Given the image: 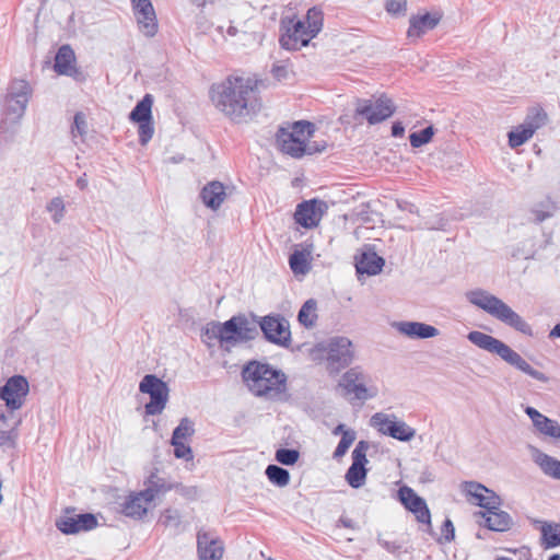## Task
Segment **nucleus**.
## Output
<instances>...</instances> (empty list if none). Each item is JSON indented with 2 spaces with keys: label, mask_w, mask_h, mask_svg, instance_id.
Listing matches in <instances>:
<instances>
[{
  "label": "nucleus",
  "mask_w": 560,
  "mask_h": 560,
  "mask_svg": "<svg viewBox=\"0 0 560 560\" xmlns=\"http://www.w3.org/2000/svg\"><path fill=\"white\" fill-rule=\"evenodd\" d=\"M213 106L235 124L247 122L261 108L257 82L250 78L230 75L211 85Z\"/></svg>",
  "instance_id": "nucleus-1"
},
{
  "label": "nucleus",
  "mask_w": 560,
  "mask_h": 560,
  "mask_svg": "<svg viewBox=\"0 0 560 560\" xmlns=\"http://www.w3.org/2000/svg\"><path fill=\"white\" fill-rule=\"evenodd\" d=\"M256 335V324L243 314L232 316L223 324L210 322L202 328L201 334L203 342L209 347L218 341L225 350H230L237 343L253 340Z\"/></svg>",
  "instance_id": "nucleus-2"
},
{
  "label": "nucleus",
  "mask_w": 560,
  "mask_h": 560,
  "mask_svg": "<svg viewBox=\"0 0 560 560\" xmlns=\"http://www.w3.org/2000/svg\"><path fill=\"white\" fill-rule=\"evenodd\" d=\"M242 377L257 397L276 400L287 392V375L267 363L248 362L243 368Z\"/></svg>",
  "instance_id": "nucleus-3"
},
{
  "label": "nucleus",
  "mask_w": 560,
  "mask_h": 560,
  "mask_svg": "<svg viewBox=\"0 0 560 560\" xmlns=\"http://www.w3.org/2000/svg\"><path fill=\"white\" fill-rule=\"evenodd\" d=\"M466 299L475 306L481 308L493 318L502 322L503 324L512 327L513 329L532 336V327L506 303L498 296L489 293L482 289H476L466 293Z\"/></svg>",
  "instance_id": "nucleus-4"
},
{
  "label": "nucleus",
  "mask_w": 560,
  "mask_h": 560,
  "mask_svg": "<svg viewBox=\"0 0 560 560\" xmlns=\"http://www.w3.org/2000/svg\"><path fill=\"white\" fill-rule=\"evenodd\" d=\"M322 16L315 9L307 11L306 20L287 19L281 21L283 33L279 38L282 48L299 50L307 46L322 30Z\"/></svg>",
  "instance_id": "nucleus-5"
},
{
  "label": "nucleus",
  "mask_w": 560,
  "mask_h": 560,
  "mask_svg": "<svg viewBox=\"0 0 560 560\" xmlns=\"http://www.w3.org/2000/svg\"><path fill=\"white\" fill-rule=\"evenodd\" d=\"M467 339L478 348L499 355L503 361L530 377L540 382L548 381L542 372L533 369L528 362L503 341L478 330L468 332Z\"/></svg>",
  "instance_id": "nucleus-6"
},
{
  "label": "nucleus",
  "mask_w": 560,
  "mask_h": 560,
  "mask_svg": "<svg viewBox=\"0 0 560 560\" xmlns=\"http://www.w3.org/2000/svg\"><path fill=\"white\" fill-rule=\"evenodd\" d=\"M318 348L325 353L326 370L330 375H336L349 366L355 357L354 346L347 337H332Z\"/></svg>",
  "instance_id": "nucleus-7"
},
{
  "label": "nucleus",
  "mask_w": 560,
  "mask_h": 560,
  "mask_svg": "<svg viewBox=\"0 0 560 560\" xmlns=\"http://www.w3.org/2000/svg\"><path fill=\"white\" fill-rule=\"evenodd\" d=\"M395 110L393 100L384 94L373 98H357L353 118L360 124L366 120L370 125H376L389 118Z\"/></svg>",
  "instance_id": "nucleus-8"
},
{
  "label": "nucleus",
  "mask_w": 560,
  "mask_h": 560,
  "mask_svg": "<svg viewBox=\"0 0 560 560\" xmlns=\"http://www.w3.org/2000/svg\"><path fill=\"white\" fill-rule=\"evenodd\" d=\"M139 390L150 396V401L144 406L147 416L161 415L170 398V387L154 374H147L139 384Z\"/></svg>",
  "instance_id": "nucleus-9"
},
{
  "label": "nucleus",
  "mask_w": 560,
  "mask_h": 560,
  "mask_svg": "<svg viewBox=\"0 0 560 560\" xmlns=\"http://www.w3.org/2000/svg\"><path fill=\"white\" fill-rule=\"evenodd\" d=\"M370 422L380 433L401 442H408L416 435V430L409 427L405 421L397 420L395 415L376 412L372 416Z\"/></svg>",
  "instance_id": "nucleus-10"
},
{
  "label": "nucleus",
  "mask_w": 560,
  "mask_h": 560,
  "mask_svg": "<svg viewBox=\"0 0 560 560\" xmlns=\"http://www.w3.org/2000/svg\"><path fill=\"white\" fill-rule=\"evenodd\" d=\"M338 387L342 389L345 396L353 395L358 400H368L377 394L375 387L366 386V376L359 368L349 369L341 376Z\"/></svg>",
  "instance_id": "nucleus-11"
},
{
  "label": "nucleus",
  "mask_w": 560,
  "mask_h": 560,
  "mask_svg": "<svg viewBox=\"0 0 560 560\" xmlns=\"http://www.w3.org/2000/svg\"><path fill=\"white\" fill-rule=\"evenodd\" d=\"M28 392L30 385L26 377L13 375L0 387V399L4 401V406L9 409H21L25 404Z\"/></svg>",
  "instance_id": "nucleus-12"
},
{
  "label": "nucleus",
  "mask_w": 560,
  "mask_h": 560,
  "mask_svg": "<svg viewBox=\"0 0 560 560\" xmlns=\"http://www.w3.org/2000/svg\"><path fill=\"white\" fill-rule=\"evenodd\" d=\"M265 338L278 346L288 348L291 343V331L288 320L282 316H265L259 322Z\"/></svg>",
  "instance_id": "nucleus-13"
},
{
  "label": "nucleus",
  "mask_w": 560,
  "mask_h": 560,
  "mask_svg": "<svg viewBox=\"0 0 560 560\" xmlns=\"http://www.w3.org/2000/svg\"><path fill=\"white\" fill-rule=\"evenodd\" d=\"M276 142L281 152L294 159H300L304 154L322 152L325 149V144L318 147L302 142L300 138H294L292 133H289V129L284 127L277 131Z\"/></svg>",
  "instance_id": "nucleus-14"
},
{
  "label": "nucleus",
  "mask_w": 560,
  "mask_h": 560,
  "mask_svg": "<svg viewBox=\"0 0 560 560\" xmlns=\"http://www.w3.org/2000/svg\"><path fill=\"white\" fill-rule=\"evenodd\" d=\"M369 444L365 441H360L352 452V464L346 472V481L354 489L361 488L366 479L368 470L365 468L366 451Z\"/></svg>",
  "instance_id": "nucleus-15"
},
{
  "label": "nucleus",
  "mask_w": 560,
  "mask_h": 560,
  "mask_svg": "<svg viewBox=\"0 0 560 560\" xmlns=\"http://www.w3.org/2000/svg\"><path fill=\"white\" fill-rule=\"evenodd\" d=\"M327 210L328 206L324 200H306L298 205L294 219L303 228H316Z\"/></svg>",
  "instance_id": "nucleus-16"
},
{
  "label": "nucleus",
  "mask_w": 560,
  "mask_h": 560,
  "mask_svg": "<svg viewBox=\"0 0 560 560\" xmlns=\"http://www.w3.org/2000/svg\"><path fill=\"white\" fill-rule=\"evenodd\" d=\"M96 526L97 520L93 514H70L69 510L56 521V527L67 535L91 530Z\"/></svg>",
  "instance_id": "nucleus-17"
},
{
  "label": "nucleus",
  "mask_w": 560,
  "mask_h": 560,
  "mask_svg": "<svg viewBox=\"0 0 560 560\" xmlns=\"http://www.w3.org/2000/svg\"><path fill=\"white\" fill-rule=\"evenodd\" d=\"M135 16L140 31L148 37L158 32V21L154 8L150 0H131Z\"/></svg>",
  "instance_id": "nucleus-18"
},
{
  "label": "nucleus",
  "mask_w": 560,
  "mask_h": 560,
  "mask_svg": "<svg viewBox=\"0 0 560 560\" xmlns=\"http://www.w3.org/2000/svg\"><path fill=\"white\" fill-rule=\"evenodd\" d=\"M398 497L402 505L415 514L418 522L431 525V514L425 501L411 488L401 487L398 490Z\"/></svg>",
  "instance_id": "nucleus-19"
},
{
  "label": "nucleus",
  "mask_w": 560,
  "mask_h": 560,
  "mask_svg": "<svg viewBox=\"0 0 560 560\" xmlns=\"http://www.w3.org/2000/svg\"><path fill=\"white\" fill-rule=\"evenodd\" d=\"M463 490L467 495L476 499V504L483 508L485 512L498 510L501 505L500 497L492 490L476 481H465Z\"/></svg>",
  "instance_id": "nucleus-20"
},
{
  "label": "nucleus",
  "mask_w": 560,
  "mask_h": 560,
  "mask_svg": "<svg viewBox=\"0 0 560 560\" xmlns=\"http://www.w3.org/2000/svg\"><path fill=\"white\" fill-rule=\"evenodd\" d=\"M197 551L200 560H221L224 551L223 542L211 533L199 532Z\"/></svg>",
  "instance_id": "nucleus-21"
},
{
  "label": "nucleus",
  "mask_w": 560,
  "mask_h": 560,
  "mask_svg": "<svg viewBox=\"0 0 560 560\" xmlns=\"http://www.w3.org/2000/svg\"><path fill=\"white\" fill-rule=\"evenodd\" d=\"M530 525L540 532V546L552 549L560 546V523L529 518Z\"/></svg>",
  "instance_id": "nucleus-22"
},
{
  "label": "nucleus",
  "mask_w": 560,
  "mask_h": 560,
  "mask_svg": "<svg viewBox=\"0 0 560 560\" xmlns=\"http://www.w3.org/2000/svg\"><path fill=\"white\" fill-rule=\"evenodd\" d=\"M393 327L401 335L411 339H429L439 336L440 331L432 325L420 322H395Z\"/></svg>",
  "instance_id": "nucleus-23"
},
{
  "label": "nucleus",
  "mask_w": 560,
  "mask_h": 560,
  "mask_svg": "<svg viewBox=\"0 0 560 560\" xmlns=\"http://www.w3.org/2000/svg\"><path fill=\"white\" fill-rule=\"evenodd\" d=\"M151 500L141 490L138 492H131L121 505V512L127 517L133 520H141L147 513Z\"/></svg>",
  "instance_id": "nucleus-24"
},
{
  "label": "nucleus",
  "mask_w": 560,
  "mask_h": 560,
  "mask_svg": "<svg viewBox=\"0 0 560 560\" xmlns=\"http://www.w3.org/2000/svg\"><path fill=\"white\" fill-rule=\"evenodd\" d=\"M440 15L424 13L422 15H412L409 20L407 36L409 38H419L430 30H433L440 22Z\"/></svg>",
  "instance_id": "nucleus-25"
},
{
  "label": "nucleus",
  "mask_w": 560,
  "mask_h": 560,
  "mask_svg": "<svg viewBox=\"0 0 560 560\" xmlns=\"http://www.w3.org/2000/svg\"><path fill=\"white\" fill-rule=\"evenodd\" d=\"M477 515L485 518V526L493 532H506L513 525L511 515L505 511H501L500 508L490 512L480 511Z\"/></svg>",
  "instance_id": "nucleus-26"
},
{
  "label": "nucleus",
  "mask_w": 560,
  "mask_h": 560,
  "mask_svg": "<svg viewBox=\"0 0 560 560\" xmlns=\"http://www.w3.org/2000/svg\"><path fill=\"white\" fill-rule=\"evenodd\" d=\"M225 197V187L218 180L208 183L200 191L202 202L212 210L219 209Z\"/></svg>",
  "instance_id": "nucleus-27"
},
{
  "label": "nucleus",
  "mask_w": 560,
  "mask_h": 560,
  "mask_svg": "<svg viewBox=\"0 0 560 560\" xmlns=\"http://www.w3.org/2000/svg\"><path fill=\"white\" fill-rule=\"evenodd\" d=\"M385 260L371 249L361 253L357 260L355 268L358 273L375 276L382 271Z\"/></svg>",
  "instance_id": "nucleus-28"
},
{
  "label": "nucleus",
  "mask_w": 560,
  "mask_h": 560,
  "mask_svg": "<svg viewBox=\"0 0 560 560\" xmlns=\"http://www.w3.org/2000/svg\"><path fill=\"white\" fill-rule=\"evenodd\" d=\"M525 412L539 433L550 438L559 435V423L556 420L546 417L534 407H526Z\"/></svg>",
  "instance_id": "nucleus-29"
},
{
  "label": "nucleus",
  "mask_w": 560,
  "mask_h": 560,
  "mask_svg": "<svg viewBox=\"0 0 560 560\" xmlns=\"http://www.w3.org/2000/svg\"><path fill=\"white\" fill-rule=\"evenodd\" d=\"M159 524L170 529L174 535L182 534L187 527L180 512L173 508H167L161 513Z\"/></svg>",
  "instance_id": "nucleus-30"
},
{
  "label": "nucleus",
  "mask_w": 560,
  "mask_h": 560,
  "mask_svg": "<svg viewBox=\"0 0 560 560\" xmlns=\"http://www.w3.org/2000/svg\"><path fill=\"white\" fill-rule=\"evenodd\" d=\"M75 61L74 50L70 45L65 44L60 46L55 56L54 70L61 75L70 73L69 71L75 66Z\"/></svg>",
  "instance_id": "nucleus-31"
},
{
  "label": "nucleus",
  "mask_w": 560,
  "mask_h": 560,
  "mask_svg": "<svg viewBox=\"0 0 560 560\" xmlns=\"http://www.w3.org/2000/svg\"><path fill=\"white\" fill-rule=\"evenodd\" d=\"M145 489L142 490L151 502L159 494L166 493L174 489V483L167 482L164 478L159 477L156 472H152L144 482Z\"/></svg>",
  "instance_id": "nucleus-32"
},
{
  "label": "nucleus",
  "mask_w": 560,
  "mask_h": 560,
  "mask_svg": "<svg viewBox=\"0 0 560 560\" xmlns=\"http://www.w3.org/2000/svg\"><path fill=\"white\" fill-rule=\"evenodd\" d=\"M534 462L541 471L553 479L560 480V460L540 451H536Z\"/></svg>",
  "instance_id": "nucleus-33"
},
{
  "label": "nucleus",
  "mask_w": 560,
  "mask_h": 560,
  "mask_svg": "<svg viewBox=\"0 0 560 560\" xmlns=\"http://www.w3.org/2000/svg\"><path fill=\"white\" fill-rule=\"evenodd\" d=\"M152 104L153 96L151 94H145L130 112L129 119L138 124L152 120Z\"/></svg>",
  "instance_id": "nucleus-34"
},
{
  "label": "nucleus",
  "mask_w": 560,
  "mask_h": 560,
  "mask_svg": "<svg viewBox=\"0 0 560 560\" xmlns=\"http://www.w3.org/2000/svg\"><path fill=\"white\" fill-rule=\"evenodd\" d=\"M289 265L295 276L306 275L311 270V253L294 250L289 257Z\"/></svg>",
  "instance_id": "nucleus-35"
},
{
  "label": "nucleus",
  "mask_w": 560,
  "mask_h": 560,
  "mask_svg": "<svg viewBox=\"0 0 560 560\" xmlns=\"http://www.w3.org/2000/svg\"><path fill=\"white\" fill-rule=\"evenodd\" d=\"M317 303L315 300L310 299L299 311L298 319L299 323L305 328H313L317 320Z\"/></svg>",
  "instance_id": "nucleus-36"
},
{
  "label": "nucleus",
  "mask_w": 560,
  "mask_h": 560,
  "mask_svg": "<svg viewBox=\"0 0 560 560\" xmlns=\"http://www.w3.org/2000/svg\"><path fill=\"white\" fill-rule=\"evenodd\" d=\"M547 119V113L541 107H533L528 112L523 124L527 129L533 130V133H535L536 130L546 125Z\"/></svg>",
  "instance_id": "nucleus-37"
},
{
  "label": "nucleus",
  "mask_w": 560,
  "mask_h": 560,
  "mask_svg": "<svg viewBox=\"0 0 560 560\" xmlns=\"http://www.w3.org/2000/svg\"><path fill=\"white\" fill-rule=\"evenodd\" d=\"M269 481L278 487H285L290 482V474L278 465H268L265 471Z\"/></svg>",
  "instance_id": "nucleus-38"
},
{
  "label": "nucleus",
  "mask_w": 560,
  "mask_h": 560,
  "mask_svg": "<svg viewBox=\"0 0 560 560\" xmlns=\"http://www.w3.org/2000/svg\"><path fill=\"white\" fill-rule=\"evenodd\" d=\"M533 135V130L527 129L524 124H521L509 132V145L513 149L517 148L528 141Z\"/></svg>",
  "instance_id": "nucleus-39"
},
{
  "label": "nucleus",
  "mask_w": 560,
  "mask_h": 560,
  "mask_svg": "<svg viewBox=\"0 0 560 560\" xmlns=\"http://www.w3.org/2000/svg\"><path fill=\"white\" fill-rule=\"evenodd\" d=\"M289 129V133H292L294 138L306 143V140L314 133V125L310 121L300 120L295 121Z\"/></svg>",
  "instance_id": "nucleus-40"
},
{
  "label": "nucleus",
  "mask_w": 560,
  "mask_h": 560,
  "mask_svg": "<svg viewBox=\"0 0 560 560\" xmlns=\"http://www.w3.org/2000/svg\"><path fill=\"white\" fill-rule=\"evenodd\" d=\"M195 433L194 422L189 418H183L179 424L174 429L172 439L173 441H185Z\"/></svg>",
  "instance_id": "nucleus-41"
},
{
  "label": "nucleus",
  "mask_w": 560,
  "mask_h": 560,
  "mask_svg": "<svg viewBox=\"0 0 560 560\" xmlns=\"http://www.w3.org/2000/svg\"><path fill=\"white\" fill-rule=\"evenodd\" d=\"M555 211L556 205L550 199H547L546 201L535 206L532 209V213L535 215V221L537 223H540L546 219L551 218Z\"/></svg>",
  "instance_id": "nucleus-42"
},
{
  "label": "nucleus",
  "mask_w": 560,
  "mask_h": 560,
  "mask_svg": "<svg viewBox=\"0 0 560 560\" xmlns=\"http://www.w3.org/2000/svg\"><path fill=\"white\" fill-rule=\"evenodd\" d=\"M18 410L19 409H9L5 406L4 408H0V423L12 428L14 431H18V428L22 421L21 417L18 415Z\"/></svg>",
  "instance_id": "nucleus-43"
},
{
  "label": "nucleus",
  "mask_w": 560,
  "mask_h": 560,
  "mask_svg": "<svg viewBox=\"0 0 560 560\" xmlns=\"http://www.w3.org/2000/svg\"><path fill=\"white\" fill-rule=\"evenodd\" d=\"M434 135V129L429 126L418 132H412L409 136L410 144L412 148H420L429 143Z\"/></svg>",
  "instance_id": "nucleus-44"
},
{
  "label": "nucleus",
  "mask_w": 560,
  "mask_h": 560,
  "mask_svg": "<svg viewBox=\"0 0 560 560\" xmlns=\"http://www.w3.org/2000/svg\"><path fill=\"white\" fill-rule=\"evenodd\" d=\"M275 458L282 465L292 466L299 460L300 452L293 448H278Z\"/></svg>",
  "instance_id": "nucleus-45"
},
{
  "label": "nucleus",
  "mask_w": 560,
  "mask_h": 560,
  "mask_svg": "<svg viewBox=\"0 0 560 560\" xmlns=\"http://www.w3.org/2000/svg\"><path fill=\"white\" fill-rule=\"evenodd\" d=\"M27 104L28 102L26 101V98H20V97H16L10 93H8V96H7V109L8 112L16 115L18 117H21L26 107H27Z\"/></svg>",
  "instance_id": "nucleus-46"
},
{
  "label": "nucleus",
  "mask_w": 560,
  "mask_h": 560,
  "mask_svg": "<svg viewBox=\"0 0 560 560\" xmlns=\"http://www.w3.org/2000/svg\"><path fill=\"white\" fill-rule=\"evenodd\" d=\"M355 441V432H343L335 452H334V458L339 459L348 452L349 447L352 445V443Z\"/></svg>",
  "instance_id": "nucleus-47"
},
{
  "label": "nucleus",
  "mask_w": 560,
  "mask_h": 560,
  "mask_svg": "<svg viewBox=\"0 0 560 560\" xmlns=\"http://www.w3.org/2000/svg\"><path fill=\"white\" fill-rule=\"evenodd\" d=\"M9 93L16 97H20L22 100L26 98V101L28 102L31 93H32V89L26 81L18 80L11 84V86L9 89Z\"/></svg>",
  "instance_id": "nucleus-48"
},
{
  "label": "nucleus",
  "mask_w": 560,
  "mask_h": 560,
  "mask_svg": "<svg viewBox=\"0 0 560 560\" xmlns=\"http://www.w3.org/2000/svg\"><path fill=\"white\" fill-rule=\"evenodd\" d=\"M18 431H14L12 428L0 423V447H14Z\"/></svg>",
  "instance_id": "nucleus-49"
},
{
  "label": "nucleus",
  "mask_w": 560,
  "mask_h": 560,
  "mask_svg": "<svg viewBox=\"0 0 560 560\" xmlns=\"http://www.w3.org/2000/svg\"><path fill=\"white\" fill-rule=\"evenodd\" d=\"M47 211L52 214L55 223H59L65 214V203L62 198H52L47 205Z\"/></svg>",
  "instance_id": "nucleus-50"
},
{
  "label": "nucleus",
  "mask_w": 560,
  "mask_h": 560,
  "mask_svg": "<svg viewBox=\"0 0 560 560\" xmlns=\"http://www.w3.org/2000/svg\"><path fill=\"white\" fill-rule=\"evenodd\" d=\"M171 444L174 446L175 457L182 458L185 460L192 459V451L189 445L185 444V442L171 440Z\"/></svg>",
  "instance_id": "nucleus-51"
},
{
  "label": "nucleus",
  "mask_w": 560,
  "mask_h": 560,
  "mask_svg": "<svg viewBox=\"0 0 560 560\" xmlns=\"http://www.w3.org/2000/svg\"><path fill=\"white\" fill-rule=\"evenodd\" d=\"M139 142L145 145L153 137L154 128L152 120L139 122Z\"/></svg>",
  "instance_id": "nucleus-52"
},
{
  "label": "nucleus",
  "mask_w": 560,
  "mask_h": 560,
  "mask_svg": "<svg viewBox=\"0 0 560 560\" xmlns=\"http://www.w3.org/2000/svg\"><path fill=\"white\" fill-rule=\"evenodd\" d=\"M385 9L392 15H405L407 11V0H387Z\"/></svg>",
  "instance_id": "nucleus-53"
},
{
  "label": "nucleus",
  "mask_w": 560,
  "mask_h": 560,
  "mask_svg": "<svg viewBox=\"0 0 560 560\" xmlns=\"http://www.w3.org/2000/svg\"><path fill=\"white\" fill-rule=\"evenodd\" d=\"M376 540L377 544L389 553L399 555L402 549V544L397 540H387L381 534L377 536Z\"/></svg>",
  "instance_id": "nucleus-54"
},
{
  "label": "nucleus",
  "mask_w": 560,
  "mask_h": 560,
  "mask_svg": "<svg viewBox=\"0 0 560 560\" xmlns=\"http://www.w3.org/2000/svg\"><path fill=\"white\" fill-rule=\"evenodd\" d=\"M174 489L187 500H194L198 493L196 487L184 486L182 483H174Z\"/></svg>",
  "instance_id": "nucleus-55"
},
{
  "label": "nucleus",
  "mask_w": 560,
  "mask_h": 560,
  "mask_svg": "<svg viewBox=\"0 0 560 560\" xmlns=\"http://www.w3.org/2000/svg\"><path fill=\"white\" fill-rule=\"evenodd\" d=\"M73 125L80 136L86 132V120L83 113L79 112L74 115Z\"/></svg>",
  "instance_id": "nucleus-56"
},
{
  "label": "nucleus",
  "mask_w": 560,
  "mask_h": 560,
  "mask_svg": "<svg viewBox=\"0 0 560 560\" xmlns=\"http://www.w3.org/2000/svg\"><path fill=\"white\" fill-rule=\"evenodd\" d=\"M442 532L444 534V538L446 541H452L454 539L455 529H454V525L451 520H448V518L445 520L443 527H442Z\"/></svg>",
  "instance_id": "nucleus-57"
},
{
  "label": "nucleus",
  "mask_w": 560,
  "mask_h": 560,
  "mask_svg": "<svg viewBox=\"0 0 560 560\" xmlns=\"http://www.w3.org/2000/svg\"><path fill=\"white\" fill-rule=\"evenodd\" d=\"M69 72L70 73H66L65 75L73 78L77 82H84L86 80V74L77 68V66L72 67Z\"/></svg>",
  "instance_id": "nucleus-58"
},
{
  "label": "nucleus",
  "mask_w": 560,
  "mask_h": 560,
  "mask_svg": "<svg viewBox=\"0 0 560 560\" xmlns=\"http://www.w3.org/2000/svg\"><path fill=\"white\" fill-rule=\"evenodd\" d=\"M272 73L277 80H282L287 78L288 70L284 66H273Z\"/></svg>",
  "instance_id": "nucleus-59"
},
{
  "label": "nucleus",
  "mask_w": 560,
  "mask_h": 560,
  "mask_svg": "<svg viewBox=\"0 0 560 560\" xmlns=\"http://www.w3.org/2000/svg\"><path fill=\"white\" fill-rule=\"evenodd\" d=\"M404 135H405V127L402 126V124L399 121L394 122L392 126V136L398 138V137H402Z\"/></svg>",
  "instance_id": "nucleus-60"
},
{
  "label": "nucleus",
  "mask_w": 560,
  "mask_h": 560,
  "mask_svg": "<svg viewBox=\"0 0 560 560\" xmlns=\"http://www.w3.org/2000/svg\"><path fill=\"white\" fill-rule=\"evenodd\" d=\"M338 525L342 526V527H346V528H351V529L355 528V523L351 518L346 517V516H341L339 518Z\"/></svg>",
  "instance_id": "nucleus-61"
},
{
  "label": "nucleus",
  "mask_w": 560,
  "mask_h": 560,
  "mask_svg": "<svg viewBox=\"0 0 560 560\" xmlns=\"http://www.w3.org/2000/svg\"><path fill=\"white\" fill-rule=\"evenodd\" d=\"M397 205L401 210H408L409 212L416 211V207L412 203H409L407 201H398Z\"/></svg>",
  "instance_id": "nucleus-62"
},
{
  "label": "nucleus",
  "mask_w": 560,
  "mask_h": 560,
  "mask_svg": "<svg viewBox=\"0 0 560 560\" xmlns=\"http://www.w3.org/2000/svg\"><path fill=\"white\" fill-rule=\"evenodd\" d=\"M77 186L83 190L88 187V178H86V174H83L82 176H80L78 179H77Z\"/></svg>",
  "instance_id": "nucleus-63"
},
{
  "label": "nucleus",
  "mask_w": 560,
  "mask_h": 560,
  "mask_svg": "<svg viewBox=\"0 0 560 560\" xmlns=\"http://www.w3.org/2000/svg\"><path fill=\"white\" fill-rule=\"evenodd\" d=\"M550 337H558L560 338V323L557 324L549 334Z\"/></svg>",
  "instance_id": "nucleus-64"
}]
</instances>
